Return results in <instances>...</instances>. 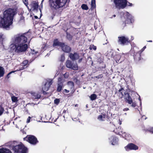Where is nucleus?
<instances>
[{"label":"nucleus","mask_w":153,"mask_h":153,"mask_svg":"<svg viewBox=\"0 0 153 153\" xmlns=\"http://www.w3.org/2000/svg\"><path fill=\"white\" fill-rule=\"evenodd\" d=\"M53 82L52 80L47 82L44 85V87L42 88V93L44 95H46L48 93L46 91H48L51 85L52 84Z\"/></svg>","instance_id":"f8f14e48"},{"label":"nucleus","mask_w":153,"mask_h":153,"mask_svg":"<svg viewBox=\"0 0 153 153\" xmlns=\"http://www.w3.org/2000/svg\"><path fill=\"white\" fill-rule=\"evenodd\" d=\"M122 134H123V135L124 136V137H125L126 139V137H129L131 136H130V134H127L126 133H125V132H124Z\"/></svg>","instance_id":"c9c22d12"},{"label":"nucleus","mask_w":153,"mask_h":153,"mask_svg":"<svg viewBox=\"0 0 153 153\" xmlns=\"http://www.w3.org/2000/svg\"><path fill=\"white\" fill-rule=\"evenodd\" d=\"M113 16L114 17H116V15H114Z\"/></svg>","instance_id":"bf43d9fd"},{"label":"nucleus","mask_w":153,"mask_h":153,"mask_svg":"<svg viewBox=\"0 0 153 153\" xmlns=\"http://www.w3.org/2000/svg\"><path fill=\"white\" fill-rule=\"evenodd\" d=\"M60 102L59 99H56L54 100V103L56 104H58Z\"/></svg>","instance_id":"58836bf2"},{"label":"nucleus","mask_w":153,"mask_h":153,"mask_svg":"<svg viewBox=\"0 0 153 153\" xmlns=\"http://www.w3.org/2000/svg\"><path fill=\"white\" fill-rule=\"evenodd\" d=\"M31 50V53L32 54H36L37 52H35L34 50Z\"/></svg>","instance_id":"de8ad7c7"},{"label":"nucleus","mask_w":153,"mask_h":153,"mask_svg":"<svg viewBox=\"0 0 153 153\" xmlns=\"http://www.w3.org/2000/svg\"><path fill=\"white\" fill-rule=\"evenodd\" d=\"M117 134H120L119 132L117 133Z\"/></svg>","instance_id":"e2e57ef3"},{"label":"nucleus","mask_w":153,"mask_h":153,"mask_svg":"<svg viewBox=\"0 0 153 153\" xmlns=\"http://www.w3.org/2000/svg\"><path fill=\"white\" fill-rule=\"evenodd\" d=\"M105 65L104 67H102V68H105Z\"/></svg>","instance_id":"052dcab7"},{"label":"nucleus","mask_w":153,"mask_h":153,"mask_svg":"<svg viewBox=\"0 0 153 153\" xmlns=\"http://www.w3.org/2000/svg\"><path fill=\"white\" fill-rule=\"evenodd\" d=\"M123 90H124V88L123 87H121L120 89L118 90V91L120 92V93L121 94L122 97L124 96L126 102H128L129 104H131L132 103V99L129 93L126 92L124 93V95L122 92H121Z\"/></svg>","instance_id":"9d476101"},{"label":"nucleus","mask_w":153,"mask_h":153,"mask_svg":"<svg viewBox=\"0 0 153 153\" xmlns=\"http://www.w3.org/2000/svg\"><path fill=\"white\" fill-rule=\"evenodd\" d=\"M4 111V108L3 107L2 105L0 103V116L3 114Z\"/></svg>","instance_id":"c85d7f7f"},{"label":"nucleus","mask_w":153,"mask_h":153,"mask_svg":"<svg viewBox=\"0 0 153 153\" xmlns=\"http://www.w3.org/2000/svg\"><path fill=\"white\" fill-rule=\"evenodd\" d=\"M78 105L77 104H76L75 105V106H78Z\"/></svg>","instance_id":"680f3d73"},{"label":"nucleus","mask_w":153,"mask_h":153,"mask_svg":"<svg viewBox=\"0 0 153 153\" xmlns=\"http://www.w3.org/2000/svg\"><path fill=\"white\" fill-rule=\"evenodd\" d=\"M15 51L17 53H20L25 51L28 48V45L25 43H20L14 44Z\"/></svg>","instance_id":"39448f33"},{"label":"nucleus","mask_w":153,"mask_h":153,"mask_svg":"<svg viewBox=\"0 0 153 153\" xmlns=\"http://www.w3.org/2000/svg\"><path fill=\"white\" fill-rule=\"evenodd\" d=\"M106 118L108 119L109 117L108 115H106L105 114H101V115H99L97 117V119L100 121H104V119Z\"/></svg>","instance_id":"6ab92c4d"},{"label":"nucleus","mask_w":153,"mask_h":153,"mask_svg":"<svg viewBox=\"0 0 153 153\" xmlns=\"http://www.w3.org/2000/svg\"><path fill=\"white\" fill-rule=\"evenodd\" d=\"M121 56L119 54L116 55L113 57L114 59L116 61L117 63L119 62V60L121 58Z\"/></svg>","instance_id":"b1692460"},{"label":"nucleus","mask_w":153,"mask_h":153,"mask_svg":"<svg viewBox=\"0 0 153 153\" xmlns=\"http://www.w3.org/2000/svg\"><path fill=\"white\" fill-rule=\"evenodd\" d=\"M69 57L72 61H76L80 57L79 54L77 52H74V53H70Z\"/></svg>","instance_id":"2eb2a0df"},{"label":"nucleus","mask_w":153,"mask_h":153,"mask_svg":"<svg viewBox=\"0 0 153 153\" xmlns=\"http://www.w3.org/2000/svg\"><path fill=\"white\" fill-rule=\"evenodd\" d=\"M131 104H131V106L134 108L136 106V103L134 102H133L132 100V103H131Z\"/></svg>","instance_id":"a19ab883"},{"label":"nucleus","mask_w":153,"mask_h":153,"mask_svg":"<svg viewBox=\"0 0 153 153\" xmlns=\"http://www.w3.org/2000/svg\"><path fill=\"white\" fill-rule=\"evenodd\" d=\"M68 85L70 87L71 89L73 88H74V84L73 82L69 81L67 82Z\"/></svg>","instance_id":"a878e982"},{"label":"nucleus","mask_w":153,"mask_h":153,"mask_svg":"<svg viewBox=\"0 0 153 153\" xmlns=\"http://www.w3.org/2000/svg\"><path fill=\"white\" fill-rule=\"evenodd\" d=\"M89 49L91 50L93 49L94 51H96L97 49V47L94 45H90Z\"/></svg>","instance_id":"2f4dec72"},{"label":"nucleus","mask_w":153,"mask_h":153,"mask_svg":"<svg viewBox=\"0 0 153 153\" xmlns=\"http://www.w3.org/2000/svg\"><path fill=\"white\" fill-rule=\"evenodd\" d=\"M82 58H81L79 59L78 61V62L79 63H80L82 61Z\"/></svg>","instance_id":"8fccbe9b"},{"label":"nucleus","mask_w":153,"mask_h":153,"mask_svg":"<svg viewBox=\"0 0 153 153\" xmlns=\"http://www.w3.org/2000/svg\"><path fill=\"white\" fill-rule=\"evenodd\" d=\"M4 74V68L1 66H0V77H2Z\"/></svg>","instance_id":"bb28decb"},{"label":"nucleus","mask_w":153,"mask_h":153,"mask_svg":"<svg viewBox=\"0 0 153 153\" xmlns=\"http://www.w3.org/2000/svg\"><path fill=\"white\" fill-rule=\"evenodd\" d=\"M23 1L24 4L25 5V6L27 7L28 9H29V7L28 6V5L29 4L28 2V0H23Z\"/></svg>","instance_id":"f704fd0d"},{"label":"nucleus","mask_w":153,"mask_h":153,"mask_svg":"<svg viewBox=\"0 0 153 153\" xmlns=\"http://www.w3.org/2000/svg\"><path fill=\"white\" fill-rule=\"evenodd\" d=\"M104 61V59L103 57H99L97 59V61L99 62L100 63L103 62Z\"/></svg>","instance_id":"72a5a7b5"},{"label":"nucleus","mask_w":153,"mask_h":153,"mask_svg":"<svg viewBox=\"0 0 153 153\" xmlns=\"http://www.w3.org/2000/svg\"><path fill=\"white\" fill-rule=\"evenodd\" d=\"M134 39V37H131V40H130L131 41H131H132Z\"/></svg>","instance_id":"5fc2aeb1"},{"label":"nucleus","mask_w":153,"mask_h":153,"mask_svg":"<svg viewBox=\"0 0 153 153\" xmlns=\"http://www.w3.org/2000/svg\"><path fill=\"white\" fill-rule=\"evenodd\" d=\"M28 61L27 60H24L22 62L23 65L17 70V71H20L24 69L27 67L28 65Z\"/></svg>","instance_id":"f3484780"},{"label":"nucleus","mask_w":153,"mask_h":153,"mask_svg":"<svg viewBox=\"0 0 153 153\" xmlns=\"http://www.w3.org/2000/svg\"><path fill=\"white\" fill-rule=\"evenodd\" d=\"M0 153H12L11 150L6 147L0 148Z\"/></svg>","instance_id":"412c9836"},{"label":"nucleus","mask_w":153,"mask_h":153,"mask_svg":"<svg viewBox=\"0 0 153 153\" xmlns=\"http://www.w3.org/2000/svg\"><path fill=\"white\" fill-rule=\"evenodd\" d=\"M125 18L126 21L127 22V23L128 24H130L134 22V20L133 17L128 12L126 13Z\"/></svg>","instance_id":"ddd939ff"},{"label":"nucleus","mask_w":153,"mask_h":153,"mask_svg":"<svg viewBox=\"0 0 153 153\" xmlns=\"http://www.w3.org/2000/svg\"><path fill=\"white\" fill-rule=\"evenodd\" d=\"M30 5L32 8L33 9V10H38L39 5L38 3L36 2V1H33L32 2Z\"/></svg>","instance_id":"a211bd4d"},{"label":"nucleus","mask_w":153,"mask_h":153,"mask_svg":"<svg viewBox=\"0 0 153 153\" xmlns=\"http://www.w3.org/2000/svg\"><path fill=\"white\" fill-rule=\"evenodd\" d=\"M31 118V117H30L29 116L27 119V123H29L30 122V120Z\"/></svg>","instance_id":"49530a36"},{"label":"nucleus","mask_w":153,"mask_h":153,"mask_svg":"<svg viewBox=\"0 0 153 153\" xmlns=\"http://www.w3.org/2000/svg\"><path fill=\"white\" fill-rule=\"evenodd\" d=\"M141 54L139 51L136 52H134L133 57L136 62L141 63L145 61V59L141 57Z\"/></svg>","instance_id":"9b49d317"},{"label":"nucleus","mask_w":153,"mask_h":153,"mask_svg":"<svg viewBox=\"0 0 153 153\" xmlns=\"http://www.w3.org/2000/svg\"><path fill=\"white\" fill-rule=\"evenodd\" d=\"M140 100L141 101V100L140 99Z\"/></svg>","instance_id":"338daca9"},{"label":"nucleus","mask_w":153,"mask_h":153,"mask_svg":"<svg viewBox=\"0 0 153 153\" xmlns=\"http://www.w3.org/2000/svg\"><path fill=\"white\" fill-rule=\"evenodd\" d=\"M127 23V22L125 20L123 22V23L122 24V25H123V27H125L126 26V24Z\"/></svg>","instance_id":"79ce46f5"},{"label":"nucleus","mask_w":153,"mask_h":153,"mask_svg":"<svg viewBox=\"0 0 153 153\" xmlns=\"http://www.w3.org/2000/svg\"><path fill=\"white\" fill-rule=\"evenodd\" d=\"M103 75L102 74H100L98 76H97L96 77L97 78H102L103 77Z\"/></svg>","instance_id":"a18cd8bd"},{"label":"nucleus","mask_w":153,"mask_h":153,"mask_svg":"<svg viewBox=\"0 0 153 153\" xmlns=\"http://www.w3.org/2000/svg\"><path fill=\"white\" fill-rule=\"evenodd\" d=\"M118 42L121 45H128L131 42V41L129 39L128 37L122 36L118 37Z\"/></svg>","instance_id":"1a4fd4ad"},{"label":"nucleus","mask_w":153,"mask_h":153,"mask_svg":"<svg viewBox=\"0 0 153 153\" xmlns=\"http://www.w3.org/2000/svg\"><path fill=\"white\" fill-rule=\"evenodd\" d=\"M133 4L132 3H131L129 2H128V3H127V6H132Z\"/></svg>","instance_id":"09e8293b"},{"label":"nucleus","mask_w":153,"mask_h":153,"mask_svg":"<svg viewBox=\"0 0 153 153\" xmlns=\"http://www.w3.org/2000/svg\"><path fill=\"white\" fill-rule=\"evenodd\" d=\"M127 151L128 150H137L138 149V147L135 144L130 143H128L125 147Z\"/></svg>","instance_id":"4468645a"},{"label":"nucleus","mask_w":153,"mask_h":153,"mask_svg":"<svg viewBox=\"0 0 153 153\" xmlns=\"http://www.w3.org/2000/svg\"><path fill=\"white\" fill-rule=\"evenodd\" d=\"M63 44V42H59L58 41V39H56L54 40L53 44V46L55 47L59 46L60 47H62Z\"/></svg>","instance_id":"aec40b11"},{"label":"nucleus","mask_w":153,"mask_h":153,"mask_svg":"<svg viewBox=\"0 0 153 153\" xmlns=\"http://www.w3.org/2000/svg\"><path fill=\"white\" fill-rule=\"evenodd\" d=\"M94 27H95V30H96L97 28H95V26H94Z\"/></svg>","instance_id":"69168bd1"},{"label":"nucleus","mask_w":153,"mask_h":153,"mask_svg":"<svg viewBox=\"0 0 153 153\" xmlns=\"http://www.w3.org/2000/svg\"><path fill=\"white\" fill-rule=\"evenodd\" d=\"M66 66L68 68L72 69L74 71L78 69V66L76 62H72V61L68 60L66 62Z\"/></svg>","instance_id":"6e6552de"},{"label":"nucleus","mask_w":153,"mask_h":153,"mask_svg":"<svg viewBox=\"0 0 153 153\" xmlns=\"http://www.w3.org/2000/svg\"><path fill=\"white\" fill-rule=\"evenodd\" d=\"M62 47H61L62 50L65 52L66 53H69L71 51V48L67 45H65L63 43Z\"/></svg>","instance_id":"dca6fc26"},{"label":"nucleus","mask_w":153,"mask_h":153,"mask_svg":"<svg viewBox=\"0 0 153 153\" xmlns=\"http://www.w3.org/2000/svg\"><path fill=\"white\" fill-rule=\"evenodd\" d=\"M61 59H60V61L61 62H63L65 59V56L63 55H61Z\"/></svg>","instance_id":"c03bdc74"},{"label":"nucleus","mask_w":153,"mask_h":153,"mask_svg":"<svg viewBox=\"0 0 153 153\" xmlns=\"http://www.w3.org/2000/svg\"><path fill=\"white\" fill-rule=\"evenodd\" d=\"M3 35L0 34V43H2L3 42Z\"/></svg>","instance_id":"e433bc0d"},{"label":"nucleus","mask_w":153,"mask_h":153,"mask_svg":"<svg viewBox=\"0 0 153 153\" xmlns=\"http://www.w3.org/2000/svg\"><path fill=\"white\" fill-rule=\"evenodd\" d=\"M8 145L14 153H28V149L21 142L16 141H11L8 143Z\"/></svg>","instance_id":"f03ea898"},{"label":"nucleus","mask_w":153,"mask_h":153,"mask_svg":"<svg viewBox=\"0 0 153 153\" xmlns=\"http://www.w3.org/2000/svg\"><path fill=\"white\" fill-rule=\"evenodd\" d=\"M24 19V17L23 16H22L21 17V19Z\"/></svg>","instance_id":"6e6d98bb"},{"label":"nucleus","mask_w":153,"mask_h":153,"mask_svg":"<svg viewBox=\"0 0 153 153\" xmlns=\"http://www.w3.org/2000/svg\"><path fill=\"white\" fill-rule=\"evenodd\" d=\"M116 8L119 9H123L127 6V0H114Z\"/></svg>","instance_id":"423d86ee"},{"label":"nucleus","mask_w":153,"mask_h":153,"mask_svg":"<svg viewBox=\"0 0 153 153\" xmlns=\"http://www.w3.org/2000/svg\"><path fill=\"white\" fill-rule=\"evenodd\" d=\"M66 112V110H64L63 111V113L65 114Z\"/></svg>","instance_id":"864d4df0"},{"label":"nucleus","mask_w":153,"mask_h":153,"mask_svg":"<svg viewBox=\"0 0 153 153\" xmlns=\"http://www.w3.org/2000/svg\"><path fill=\"white\" fill-rule=\"evenodd\" d=\"M34 18H35V19H38V17H37V16H34Z\"/></svg>","instance_id":"4d7b16f0"},{"label":"nucleus","mask_w":153,"mask_h":153,"mask_svg":"<svg viewBox=\"0 0 153 153\" xmlns=\"http://www.w3.org/2000/svg\"><path fill=\"white\" fill-rule=\"evenodd\" d=\"M146 131H149L152 133L153 134V127H151L149 129L147 130Z\"/></svg>","instance_id":"4c0bfd02"},{"label":"nucleus","mask_w":153,"mask_h":153,"mask_svg":"<svg viewBox=\"0 0 153 153\" xmlns=\"http://www.w3.org/2000/svg\"><path fill=\"white\" fill-rule=\"evenodd\" d=\"M32 39L31 33L27 32L24 33H19L15 35L13 39L14 44L26 43L28 39Z\"/></svg>","instance_id":"7ed1b4c3"},{"label":"nucleus","mask_w":153,"mask_h":153,"mask_svg":"<svg viewBox=\"0 0 153 153\" xmlns=\"http://www.w3.org/2000/svg\"><path fill=\"white\" fill-rule=\"evenodd\" d=\"M147 41L149 42H152V40Z\"/></svg>","instance_id":"13d9d810"},{"label":"nucleus","mask_w":153,"mask_h":153,"mask_svg":"<svg viewBox=\"0 0 153 153\" xmlns=\"http://www.w3.org/2000/svg\"><path fill=\"white\" fill-rule=\"evenodd\" d=\"M64 91L66 93H68L69 91V90H68L66 89H64Z\"/></svg>","instance_id":"3c124183"},{"label":"nucleus","mask_w":153,"mask_h":153,"mask_svg":"<svg viewBox=\"0 0 153 153\" xmlns=\"http://www.w3.org/2000/svg\"><path fill=\"white\" fill-rule=\"evenodd\" d=\"M23 140L33 145H36L39 143L37 138L34 136L31 135H27L26 137L24 138Z\"/></svg>","instance_id":"0eeeda50"},{"label":"nucleus","mask_w":153,"mask_h":153,"mask_svg":"<svg viewBox=\"0 0 153 153\" xmlns=\"http://www.w3.org/2000/svg\"><path fill=\"white\" fill-rule=\"evenodd\" d=\"M96 7V1L95 0H91V10H93L95 9Z\"/></svg>","instance_id":"393cba45"},{"label":"nucleus","mask_w":153,"mask_h":153,"mask_svg":"<svg viewBox=\"0 0 153 153\" xmlns=\"http://www.w3.org/2000/svg\"><path fill=\"white\" fill-rule=\"evenodd\" d=\"M63 87V84L61 82L58 83L57 85V91L59 92L61 91L62 88Z\"/></svg>","instance_id":"5701e85b"},{"label":"nucleus","mask_w":153,"mask_h":153,"mask_svg":"<svg viewBox=\"0 0 153 153\" xmlns=\"http://www.w3.org/2000/svg\"><path fill=\"white\" fill-rule=\"evenodd\" d=\"M81 7L82 9L84 10H87L88 9V7L87 5L85 4H83L82 5Z\"/></svg>","instance_id":"7c9ffc66"},{"label":"nucleus","mask_w":153,"mask_h":153,"mask_svg":"<svg viewBox=\"0 0 153 153\" xmlns=\"http://www.w3.org/2000/svg\"><path fill=\"white\" fill-rule=\"evenodd\" d=\"M49 5L52 10H57L62 7L67 3L68 0H49Z\"/></svg>","instance_id":"20e7f679"},{"label":"nucleus","mask_w":153,"mask_h":153,"mask_svg":"<svg viewBox=\"0 0 153 153\" xmlns=\"http://www.w3.org/2000/svg\"><path fill=\"white\" fill-rule=\"evenodd\" d=\"M66 38L69 41H71L72 40L73 36L69 33L68 32H66Z\"/></svg>","instance_id":"cd10ccee"},{"label":"nucleus","mask_w":153,"mask_h":153,"mask_svg":"<svg viewBox=\"0 0 153 153\" xmlns=\"http://www.w3.org/2000/svg\"><path fill=\"white\" fill-rule=\"evenodd\" d=\"M107 43H105V44H103L104 45L106 44Z\"/></svg>","instance_id":"0e129e2a"},{"label":"nucleus","mask_w":153,"mask_h":153,"mask_svg":"<svg viewBox=\"0 0 153 153\" xmlns=\"http://www.w3.org/2000/svg\"><path fill=\"white\" fill-rule=\"evenodd\" d=\"M17 13L16 10L9 8L4 11L2 16H0V27L9 28L13 23V18Z\"/></svg>","instance_id":"f257e3e1"},{"label":"nucleus","mask_w":153,"mask_h":153,"mask_svg":"<svg viewBox=\"0 0 153 153\" xmlns=\"http://www.w3.org/2000/svg\"><path fill=\"white\" fill-rule=\"evenodd\" d=\"M90 97L91 100L93 101L96 99L97 98V95L95 94H92L91 95Z\"/></svg>","instance_id":"c756f323"},{"label":"nucleus","mask_w":153,"mask_h":153,"mask_svg":"<svg viewBox=\"0 0 153 153\" xmlns=\"http://www.w3.org/2000/svg\"><path fill=\"white\" fill-rule=\"evenodd\" d=\"M32 98L33 99H39L41 97V95L39 93H32Z\"/></svg>","instance_id":"4be33fe9"},{"label":"nucleus","mask_w":153,"mask_h":153,"mask_svg":"<svg viewBox=\"0 0 153 153\" xmlns=\"http://www.w3.org/2000/svg\"><path fill=\"white\" fill-rule=\"evenodd\" d=\"M128 110H129V109L128 108H125L123 109V111H127Z\"/></svg>","instance_id":"603ef678"},{"label":"nucleus","mask_w":153,"mask_h":153,"mask_svg":"<svg viewBox=\"0 0 153 153\" xmlns=\"http://www.w3.org/2000/svg\"><path fill=\"white\" fill-rule=\"evenodd\" d=\"M146 48V46H144L139 51L141 53L144 51V49Z\"/></svg>","instance_id":"37998d69"},{"label":"nucleus","mask_w":153,"mask_h":153,"mask_svg":"<svg viewBox=\"0 0 153 153\" xmlns=\"http://www.w3.org/2000/svg\"><path fill=\"white\" fill-rule=\"evenodd\" d=\"M16 71H17V70L16 71H12L11 72H9L8 74L7 75V77L8 78H9V76H10V75L12 73H14V72Z\"/></svg>","instance_id":"ea45409f"},{"label":"nucleus","mask_w":153,"mask_h":153,"mask_svg":"<svg viewBox=\"0 0 153 153\" xmlns=\"http://www.w3.org/2000/svg\"><path fill=\"white\" fill-rule=\"evenodd\" d=\"M11 100L13 102H16L17 100V98L15 96H13L11 97Z\"/></svg>","instance_id":"473e14b6"}]
</instances>
